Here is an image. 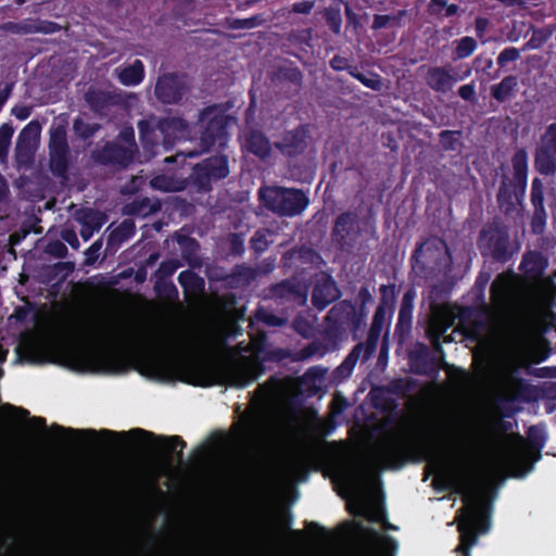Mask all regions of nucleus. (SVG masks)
Returning <instances> with one entry per match:
<instances>
[{"instance_id":"obj_33","label":"nucleus","mask_w":556,"mask_h":556,"mask_svg":"<svg viewBox=\"0 0 556 556\" xmlns=\"http://www.w3.org/2000/svg\"><path fill=\"white\" fill-rule=\"evenodd\" d=\"M245 149L249 153L264 160L270 155L269 139L260 130L252 129L245 136Z\"/></svg>"},{"instance_id":"obj_11","label":"nucleus","mask_w":556,"mask_h":556,"mask_svg":"<svg viewBox=\"0 0 556 556\" xmlns=\"http://www.w3.org/2000/svg\"><path fill=\"white\" fill-rule=\"evenodd\" d=\"M229 116L218 111L216 106L204 108L198 114L197 123L192 124L193 135H200V148L205 152L214 146L224 148L227 143Z\"/></svg>"},{"instance_id":"obj_54","label":"nucleus","mask_w":556,"mask_h":556,"mask_svg":"<svg viewBox=\"0 0 556 556\" xmlns=\"http://www.w3.org/2000/svg\"><path fill=\"white\" fill-rule=\"evenodd\" d=\"M270 235L269 229L260 228L250 239V248L256 254L260 255L265 252L270 245V241L268 240V236Z\"/></svg>"},{"instance_id":"obj_15","label":"nucleus","mask_w":556,"mask_h":556,"mask_svg":"<svg viewBox=\"0 0 556 556\" xmlns=\"http://www.w3.org/2000/svg\"><path fill=\"white\" fill-rule=\"evenodd\" d=\"M366 318V313L350 300H342L331 307L327 315L330 330L349 329L352 333L356 334L363 327Z\"/></svg>"},{"instance_id":"obj_28","label":"nucleus","mask_w":556,"mask_h":556,"mask_svg":"<svg viewBox=\"0 0 556 556\" xmlns=\"http://www.w3.org/2000/svg\"><path fill=\"white\" fill-rule=\"evenodd\" d=\"M372 534L376 539V543L369 545L367 547H363L357 552L355 556H395L399 543L397 541L389 535V534H380L376 531H372Z\"/></svg>"},{"instance_id":"obj_64","label":"nucleus","mask_w":556,"mask_h":556,"mask_svg":"<svg viewBox=\"0 0 556 556\" xmlns=\"http://www.w3.org/2000/svg\"><path fill=\"white\" fill-rule=\"evenodd\" d=\"M227 241L229 243V255H231V256H242L243 255V253L245 251V247H244V238H243L242 233L231 232V233H229Z\"/></svg>"},{"instance_id":"obj_59","label":"nucleus","mask_w":556,"mask_h":556,"mask_svg":"<svg viewBox=\"0 0 556 556\" xmlns=\"http://www.w3.org/2000/svg\"><path fill=\"white\" fill-rule=\"evenodd\" d=\"M326 352V346L320 341L314 340L298 352V357L295 359L304 361L314 356L323 357Z\"/></svg>"},{"instance_id":"obj_63","label":"nucleus","mask_w":556,"mask_h":556,"mask_svg":"<svg viewBox=\"0 0 556 556\" xmlns=\"http://www.w3.org/2000/svg\"><path fill=\"white\" fill-rule=\"evenodd\" d=\"M538 147L556 153V123H552L546 127L545 132L541 137V143Z\"/></svg>"},{"instance_id":"obj_39","label":"nucleus","mask_w":556,"mask_h":556,"mask_svg":"<svg viewBox=\"0 0 556 556\" xmlns=\"http://www.w3.org/2000/svg\"><path fill=\"white\" fill-rule=\"evenodd\" d=\"M491 275L485 271L479 273L471 289L472 303L480 308L483 314L490 312V306L485 302V288L490 281Z\"/></svg>"},{"instance_id":"obj_38","label":"nucleus","mask_w":556,"mask_h":556,"mask_svg":"<svg viewBox=\"0 0 556 556\" xmlns=\"http://www.w3.org/2000/svg\"><path fill=\"white\" fill-rule=\"evenodd\" d=\"M534 168L541 175L554 176L556 174V153L538 147L534 153Z\"/></svg>"},{"instance_id":"obj_22","label":"nucleus","mask_w":556,"mask_h":556,"mask_svg":"<svg viewBox=\"0 0 556 556\" xmlns=\"http://www.w3.org/2000/svg\"><path fill=\"white\" fill-rule=\"evenodd\" d=\"M41 125L38 121H30L18 134L15 153L20 163L28 161L33 155V146L38 140Z\"/></svg>"},{"instance_id":"obj_7","label":"nucleus","mask_w":556,"mask_h":556,"mask_svg":"<svg viewBox=\"0 0 556 556\" xmlns=\"http://www.w3.org/2000/svg\"><path fill=\"white\" fill-rule=\"evenodd\" d=\"M413 270L424 278L447 274L453 269V257L446 241L438 236H430L417 243L410 257Z\"/></svg>"},{"instance_id":"obj_61","label":"nucleus","mask_w":556,"mask_h":556,"mask_svg":"<svg viewBox=\"0 0 556 556\" xmlns=\"http://www.w3.org/2000/svg\"><path fill=\"white\" fill-rule=\"evenodd\" d=\"M386 391L392 395L404 397L412 391V382L406 379H393L387 387Z\"/></svg>"},{"instance_id":"obj_36","label":"nucleus","mask_w":556,"mask_h":556,"mask_svg":"<svg viewBox=\"0 0 556 556\" xmlns=\"http://www.w3.org/2000/svg\"><path fill=\"white\" fill-rule=\"evenodd\" d=\"M0 556H40V551L34 540H28L24 544H16L12 547L8 545L4 538L0 535Z\"/></svg>"},{"instance_id":"obj_4","label":"nucleus","mask_w":556,"mask_h":556,"mask_svg":"<svg viewBox=\"0 0 556 556\" xmlns=\"http://www.w3.org/2000/svg\"><path fill=\"white\" fill-rule=\"evenodd\" d=\"M50 431L55 435L67 434L77 439L84 440H96V439H114V438H131L135 440L144 439L152 443H160V457L167 462H173V455L175 453L176 447H180V451L177 452V459L181 460L184 453L182 448L186 447V442L179 435H156L155 433L141 429L134 428L129 431L116 432L109 429H101L99 431L94 429H74V428H65L58 424H52L50 427Z\"/></svg>"},{"instance_id":"obj_53","label":"nucleus","mask_w":556,"mask_h":556,"mask_svg":"<svg viewBox=\"0 0 556 556\" xmlns=\"http://www.w3.org/2000/svg\"><path fill=\"white\" fill-rule=\"evenodd\" d=\"M180 266L181 262L176 258L163 261L154 274L156 279L155 287L159 288L161 283H164Z\"/></svg>"},{"instance_id":"obj_30","label":"nucleus","mask_w":556,"mask_h":556,"mask_svg":"<svg viewBox=\"0 0 556 556\" xmlns=\"http://www.w3.org/2000/svg\"><path fill=\"white\" fill-rule=\"evenodd\" d=\"M256 277V270L245 264H237L229 274L220 277V280L229 289H239L249 286Z\"/></svg>"},{"instance_id":"obj_1","label":"nucleus","mask_w":556,"mask_h":556,"mask_svg":"<svg viewBox=\"0 0 556 556\" xmlns=\"http://www.w3.org/2000/svg\"><path fill=\"white\" fill-rule=\"evenodd\" d=\"M442 489L462 495L465 506L457 513L459 544L455 552L460 556H471L470 549L477 543L478 534L489 530L490 507L481 502L473 478L467 471L446 477Z\"/></svg>"},{"instance_id":"obj_18","label":"nucleus","mask_w":556,"mask_h":556,"mask_svg":"<svg viewBox=\"0 0 556 556\" xmlns=\"http://www.w3.org/2000/svg\"><path fill=\"white\" fill-rule=\"evenodd\" d=\"M407 358L410 371L415 375L433 377L441 368L440 359L425 343H416Z\"/></svg>"},{"instance_id":"obj_41","label":"nucleus","mask_w":556,"mask_h":556,"mask_svg":"<svg viewBox=\"0 0 556 556\" xmlns=\"http://www.w3.org/2000/svg\"><path fill=\"white\" fill-rule=\"evenodd\" d=\"M70 166L68 151H51L49 152V168L56 178H66Z\"/></svg>"},{"instance_id":"obj_29","label":"nucleus","mask_w":556,"mask_h":556,"mask_svg":"<svg viewBox=\"0 0 556 556\" xmlns=\"http://www.w3.org/2000/svg\"><path fill=\"white\" fill-rule=\"evenodd\" d=\"M269 294L275 300H299V303H303L306 299V292L301 285L290 279H285L273 285L269 288Z\"/></svg>"},{"instance_id":"obj_40","label":"nucleus","mask_w":556,"mask_h":556,"mask_svg":"<svg viewBox=\"0 0 556 556\" xmlns=\"http://www.w3.org/2000/svg\"><path fill=\"white\" fill-rule=\"evenodd\" d=\"M118 79L124 86H137L144 79V65L141 60H135L125 66L118 74Z\"/></svg>"},{"instance_id":"obj_57","label":"nucleus","mask_w":556,"mask_h":556,"mask_svg":"<svg viewBox=\"0 0 556 556\" xmlns=\"http://www.w3.org/2000/svg\"><path fill=\"white\" fill-rule=\"evenodd\" d=\"M406 15V11L405 10H400L396 14L394 15H389V14H376L374 16V21H372V29H382V28H386L388 27L389 25H392V26H399L400 25V22L401 20Z\"/></svg>"},{"instance_id":"obj_20","label":"nucleus","mask_w":556,"mask_h":556,"mask_svg":"<svg viewBox=\"0 0 556 556\" xmlns=\"http://www.w3.org/2000/svg\"><path fill=\"white\" fill-rule=\"evenodd\" d=\"M309 130L308 126L301 124L292 130L283 134L281 141L275 142V147L280 153L288 157H295L303 154L308 147Z\"/></svg>"},{"instance_id":"obj_13","label":"nucleus","mask_w":556,"mask_h":556,"mask_svg":"<svg viewBox=\"0 0 556 556\" xmlns=\"http://www.w3.org/2000/svg\"><path fill=\"white\" fill-rule=\"evenodd\" d=\"M147 343L153 353L143 356L146 367L153 376H165L169 370V358L180 344L179 337L160 332L151 336Z\"/></svg>"},{"instance_id":"obj_50","label":"nucleus","mask_w":556,"mask_h":556,"mask_svg":"<svg viewBox=\"0 0 556 556\" xmlns=\"http://www.w3.org/2000/svg\"><path fill=\"white\" fill-rule=\"evenodd\" d=\"M49 152L51 151H68L66 130L63 126L51 128L49 138Z\"/></svg>"},{"instance_id":"obj_49","label":"nucleus","mask_w":556,"mask_h":556,"mask_svg":"<svg viewBox=\"0 0 556 556\" xmlns=\"http://www.w3.org/2000/svg\"><path fill=\"white\" fill-rule=\"evenodd\" d=\"M184 381L195 387H211L215 384L214 377L205 369L192 367L188 370V377Z\"/></svg>"},{"instance_id":"obj_19","label":"nucleus","mask_w":556,"mask_h":556,"mask_svg":"<svg viewBox=\"0 0 556 556\" xmlns=\"http://www.w3.org/2000/svg\"><path fill=\"white\" fill-rule=\"evenodd\" d=\"M530 202L533 213L530 219V228L533 235H542L545 231L547 223V212L545 208V186L541 178L534 177L531 181Z\"/></svg>"},{"instance_id":"obj_34","label":"nucleus","mask_w":556,"mask_h":556,"mask_svg":"<svg viewBox=\"0 0 556 556\" xmlns=\"http://www.w3.org/2000/svg\"><path fill=\"white\" fill-rule=\"evenodd\" d=\"M136 233L135 222L130 218L124 219L116 228H114L108 236L106 249L116 251L119 247L132 238Z\"/></svg>"},{"instance_id":"obj_43","label":"nucleus","mask_w":556,"mask_h":556,"mask_svg":"<svg viewBox=\"0 0 556 556\" xmlns=\"http://www.w3.org/2000/svg\"><path fill=\"white\" fill-rule=\"evenodd\" d=\"M178 282L185 293H199L204 289V279L191 269L180 271Z\"/></svg>"},{"instance_id":"obj_60","label":"nucleus","mask_w":556,"mask_h":556,"mask_svg":"<svg viewBox=\"0 0 556 556\" xmlns=\"http://www.w3.org/2000/svg\"><path fill=\"white\" fill-rule=\"evenodd\" d=\"M3 407L5 409H9V410H12V412L16 413L18 415V417H21V418H24V419L28 418L31 426H34L36 428H39V429H41L43 431L47 430L46 418L40 417V416L29 417V410H27L24 407H17V406H14V405H11V404H5Z\"/></svg>"},{"instance_id":"obj_46","label":"nucleus","mask_w":556,"mask_h":556,"mask_svg":"<svg viewBox=\"0 0 556 556\" xmlns=\"http://www.w3.org/2000/svg\"><path fill=\"white\" fill-rule=\"evenodd\" d=\"M25 34H54L62 29V26L53 21L48 20H36L30 23H26L22 26Z\"/></svg>"},{"instance_id":"obj_62","label":"nucleus","mask_w":556,"mask_h":556,"mask_svg":"<svg viewBox=\"0 0 556 556\" xmlns=\"http://www.w3.org/2000/svg\"><path fill=\"white\" fill-rule=\"evenodd\" d=\"M440 143L445 151H455L459 146L460 131L442 130L439 135Z\"/></svg>"},{"instance_id":"obj_21","label":"nucleus","mask_w":556,"mask_h":556,"mask_svg":"<svg viewBox=\"0 0 556 556\" xmlns=\"http://www.w3.org/2000/svg\"><path fill=\"white\" fill-rule=\"evenodd\" d=\"M342 293L339 289L337 281L330 275H326L318 279L313 287L312 304L321 312L331 303L341 298Z\"/></svg>"},{"instance_id":"obj_31","label":"nucleus","mask_w":556,"mask_h":556,"mask_svg":"<svg viewBox=\"0 0 556 556\" xmlns=\"http://www.w3.org/2000/svg\"><path fill=\"white\" fill-rule=\"evenodd\" d=\"M548 265L547 258L540 251H528L523 254L520 270L531 279L540 278Z\"/></svg>"},{"instance_id":"obj_45","label":"nucleus","mask_w":556,"mask_h":556,"mask_svg":"<svg viewBox=\"0 0 556 556\" xmlns=\"http://www.w3.org/2000/svg\"><path fill=\"white\" fill-rule=\"evenodd\" d=\"M428 11L432 16L445 18L456 15L459 7L456 3H448L446 0H430Z\"/></svg>"},{"instance_id":"obj_25","label":"nucleus","mask_w":556,"mask_h":556,"mask_svg":"<svg viewBox=\"0 0 556 556\" xmlns=\"http://www.w3.org/2000/svg\"><path fill=\"white\" fill-rule=\"evenodd\" d=\"M414 290H407L401 301L397 321L395 325L394 334L403 340L409 334L413 325V311H414Z\"/></svg>"},{"instance_id":"obj_16","label":"nucleus","mask_w":556,"mask_h":556,"mask_svg":"<svg viewBox=\"0 0 556 556\" xmlns=\"http://www.w3.org/2000/svg\"><path fill=\"white\" fill-rule=\"evenodd\" d=\"M361 236L359 216L354 211L340 213L331 229V239L341 251L352 250Z\"/></svg>"},{"instance_id":"obj_24","label":"nucleus","mask_w":556,"mask_h":556,"mask_svg":"<svg viewBox=\"0 0 556 556\" xmlns=\"http://www.w3.org/2000/svg\"><path fill=\"white\" fill-rule=\"evenodd\" d=\"M84 98L89 109L98 115H105L112 106L119 103L116 93L94 87H89Z\"/></svg>"},{"instance_id":"obj_58","label":"nucleus","mask_w":556,"mask_h":556,"mask_svg":"<svg viewBox=\"0 0 556 556\" xmlns=\"http://www.w3.org/2000/svg\"><path fill=\"white\" fill-rule=\"evenodd\" d=\"M99 129V124L85 122L80 117L75 118L73 122V130L75 131L77 137L84 140L93 137Z\"/></svg>"},{"instance_id":"obj_26","label":"nucleus","mask_w":556,"mask_h":556,"mask_svg":"<svg viewBox=\"0 0 556 556\" xmlns=\"http://www.w3.org/2000/svg\"><path fill=\"white\" fill-rule=\"evenodd\" d=\"M387 313L388 311L383 309L382 306H377L374 313L372 321L368 330L366 341L363 342L366 348V356L374 355L384 325H387L388 328L391 325L392 314L390 313L389 318H387Z\"/></svg>"},{"instance_id":"obj_23","label":"nucleus","mask_w":556,"mask_h":556,"mask_svg":"<svg viewBox=\"0 0 556 556\" xmlns=\"http://www.w3.org/2000/svg\"><path fill=\"white\" fill-rule=\"evenodd\" d=\"M514 292V275L513 273H501L491 283L490 298L492 304L502 308L506 306L513 296Z\"/></svg>"},{"instance_id":"obj_2","label":"nucleus","mask_w":556,"mask_h":556,"mask_svg":"<svg viewBox=\"0 0 556 556\" xmlns=\"http://www.w3.org/2000/svg\"><path fill=\"white\" fill-rule=\"evenodd\" d=\"M266 337L263 336L253 344L256 354L254 356H242L240 359L235 361L218 370V384L228 388L243 389L255 380H257L265 372L266 362H282L291 356V352L287 349L266 348Z\"/></svg>"},{"instance_id":"obj_51","label":"nucleus","mask_w":556,"mask_h":556,"mask_svg":"<svg viewBox=\"0 0 556 556\" xmlns=\"http://www.w3.org/2000/svg\"><path fill=\"white\" fill-rule=\"evenodd\" d=\"M556 30L555 25H546L541 28H536L533 30L531 38L527 41V49H539L541 48L554 34Z\"/></svg>"},{"instance_id":"obj_10","label":"nucleus","mask_w":556,"mask_h":556,"mask_svg":"<svg viewBox=\"0 0 556 556\" xmlns=\"http://www.w3.org/2000/svg\"><path fill=\"white\" fill-rule=\"evenodd\" d=\"M258 199L268 211L287 217L302 214L309 203L304 191L286 187H263L258 190Z\"/></svg>"},{"instance_id":"obj_56","label":"nucleus","mask_w":556,"mask_h":556,"mask_svg":"<svg viewBox=\"0 0 556 556\" xmlns=\"http://www.w3.org/2000/svg\"><path fill=\"white\" fill-rule=\"evenodd\" d=\"M380 292V303L378 306H382L383 309L390 311L393 314L395 302H396V286L395 283L391 285H381L379 288Z\"/></svg>"},{"instance_id":"obj_35","label":"nucleus","mask_w":556,"mask_h":556,"mask_svg":"<svg viewBox=\"0 0 556 556\" xmlns=\"http://www.w3.org/2000/svg\"><path fill=\"white\" fill-rule=\"evenodd\" d=\"M366 348L363 342L357 343L344 358V361L336 368L334 376L340 379L348 378L352 375L353 369L358 359L367 361L371 356H366Z\"/></svg>"},{"instance_id":"obj_47","label":"nucleus","mask_w":556,"mask_h":556,"mask_svg":"<svg viewBox=\"0 0 556 556\" xmlns=\"http://www.w3.org/2000/svg\"><path fill=\"white\" fill-rule=\"evenodd\" d=\"M174 238L181 249L182 257L189 263H191L192 258L195 257L197 252L200 248L198 240L189 235H184L180 232H176Z\"/></svg>"},{"instance_id":"obj_48","label":"nucleus","mask_w":556,"mask_h":556,"mask_svg":"<svg viewBox=\"0 0 556 556\" xmlns=\"http://www.w3.org/2000/svg\"><path fill=\"white\" fill-rule=\"evenodd\" d=\"M349 74L371 90L379 91L382 88L381 76L377 73L370 72L366 75L357 67H350Z\"/></svg>"},{"instance_id":"obj_5","label":"nucleus","mask_w":556,"mask_h":556,"mask_svg":"<svg viewBox=\"0 0 556 556\" xmlns=\"http://www.w3.org/2000/svg\"><path fill=\"white\" fill-rule=\"evenodd\" d=\"M138 130L143 148L153 153L157 147L169 151L178 141L192 139L194 132L191 124L178 116L141 119Z\"/></svg>"},{"instance_id":"obj_27","label":"nucleus","mask_w":556,"mask_h":556,"mask_svg":"<svg viewBox=\"0 0 556 556\" xmlns=\"http://www.w3.org/2000/svg\"><path fill=\"white\" fill-rule=\"evenodd\" d=\"M425 80L433 91L445 93L452 89L457 78L453 76L452 70L445 66H431L426 73Z\"/></svg>"},{"instance_id":"obj_37","label":"nucleus","mask_w":556,"mask_h":556,"mask_svg":"<svg viewBox=\"0 0 556 556\" xmlns=\"http://www.w3.org/2000/svg\"><path fill=\"white\" fill-rule=\"evenodd\" d=\"M518 87V79L514 75L504 77L501 83L491 86V97L498 103L509 100Z\"/></svg>"},{"instance_id":"obj_9","label":"nucleus","mask_w":556,"mask_h":556,"mask_svg":"<svg viewBox=\"0 0 556 556\" xmlns=\"http://www.w3.org/2000/svg\"><path fill=\"white\" fill-rule=\"evenodd\" d=\"M138 151L134 129L125 127L114 140L106 141L102 147L96 148L91 157L99 165L124 169L134 162Z\"/></svg>"},{"instance_id":"obj_3","label":"nucleus","mask_w":556,"mask_h":556,"mask_svg":"<svg viewBox=\"0 0 556 556\" xmlns=\"http://www.w3.org/2000/svg\"><path fill=\"white\" fill-rule=\"evenodd\" d=\"M157 538L156 531L144 541L132 530L113 531L90 544L81 556H164V549L155 545Z\"/></svg>"},{"instance_id":"obj_44","label":"nucleus","mask_w":556,"mask_h":556,"mask_svg":"<svg viewBox=\"0 0 556 556\" xmlns=\"http://www.w3.org/2000/svg\"><path fill=\"white\" fill-rule=\"evenodd\" d=\"M161 210V203L159 200H150L149 198H143L141 200L134 201L128 206V213L131 215L146 217L148 215L154 214Z\"/></svg>"},{"instance_id":"obj_12","label":"nucleus","mask_w":556,"mask_h":556,"mask_svg":"<svg viewBox=\"0 0 556 556\" xmlns=\"http://www.w3.org/2000/svg\"><path fill=\"white\" fill-rule=\"evenodd\" d=\"M478 248L483 257L495 263L506 264L518 252L510 241L509 230L498 223L483 227L478 237Z\"/></svg>"},{"instance_id":"obj_55","label":"nucleus","mask_w":556,"mask_h":556,"mask_svg":"<svg viewBox=\"0 0 556 556\" xmlns=\"http://www.w3.org/2000/svg\"><path fill=\"white\" fill-rule=\"evenodd\" d=\"M78 222L92 229L99 230L103 225V214L93 208H85L78 213Z\"/></svg>"},{"instance_id":"obj_6","label":"nucleus","mask_w":556,"mask_h":556,"mask_svg":"<svg viewBox=\"0 0 556 556\" xmlns=\"http://www.w3.org/2000/svg\"><path fill=\"white\" fill-rule=\"evenodd\" d=\"M513 177L503 175L496 193V202L502 214L513 216L518 206H523L528 186L529 163L526 149H518L510 159Z\"/></svg>"},{"instance_id":"obj_32","label":"nucleus","mask_w":556,"mask_h":556,"mask_svg":"<svg viewBox=\"0 0 556 556\" xmlns=\"http://www.w3.org/2000/svg\"><path fill=\"white\" fill-rule=\"evenodd\" d=\"M271 81L276 85L289 83L300 89L303 85V73L293 62L286 61L285 64L278 65L273 72Z\"/></svg>"},{"instance_id":"obj_17","label":"nucleus","mask_w":556,"mask_h":556,"mask_svg":"<svg viewBox=\"0 0 556 556\" xmlns=\"http://www.w3.org/2000/svg\"><path fill=\"white\" fill-rule=\"evenodd\" d=\"M188 91L186 76L167 73L157 78L154 88L156 99L163 104H176Z\"/></svg>"},{"instance_id":"obj_52","label":"nucleus","mask_w":556,"mask_h":556,"mask_svg":"<svg viewBox=\"0 0 556 556\" xmlns=\"http://www.w3.org/2000/svg\"><path fill=\"white\" fill-rule=\"evenodd\" d=\"M454 60H463L469 58L475 52L478 46L476 39L470 36H465L459 40L454 41Z\"/></svg>"},{"instance_id":"obj_42","label":"nucleus","mask_w":556,"mask_h":556,"mask_svg":"<svg viewBox=\"0 0 556 556\" xmlns=\"http://www.w3.org/2000/svg\"><path fill=\"white\" fill-rule=\"evenodd\" d=\"M70 358L77 366L92 367L103 362L106 355L94 350H73L70 353Z\"/></svg>"},{"instance_id":"obj_8","label":"nucleus","mask_w":556,"mask_h":556,"mask_svg":"<svg viewBox=\"0 0 556 556\" xmlns=\"http://www.w3.org/2000/svg\"><path fill=\"white\" fill-rule=\"evenodd\" d=\"M443 451V439L437 429H429L414 440L403 441L392 446L387 455L396 463L393 468H400L407 460L434 462L439 460Z\"/></svg>"},{"instance_id":"obj_14","label":"nucleus","mask_w":556,"mask_h":556,"mask_svg":"<svg viewBox=\"0 0 556 556\" xmlns=\"http://www.w3.org/2000/svg\"><path fill=\"white\" fill-rule=\"evenodd\" d=\"M229 159L226 154H215L195 164L192 169L194 184L203 191L212 190V182L229 175Z\"/></svg>"}]
</instances>
